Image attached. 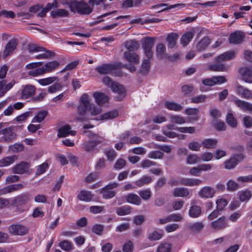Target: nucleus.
Instances as JSON below:
<instances>
[{
	"instance_id": "obj_62",
	"label": "nucleus",
	"mask_w": 252,
	"mask_h": 252,
	"mask_svg": "<svg viewBox=\"0 0 252 252\" xmlns=\"http://www.w3.org/2000/svg\"><path fill=\"white\" fill-rule=\"evenodd\" d=\"M138 193L143 200H148L151 196V191L150 189L141 190L138 191Z\"/></svg>"
},
{
	"instance_id": "obj_48",
	"label": "nucleus",
	"mask_w": 252,
	"mask_h": 252,
	"mask_svg": "<svg viewBox=\"0 0 252 252\" xmlns=\"http://www.w3.org/2000/svg\"><path fill=\"white\" fill-rule=\"evenodd\" d=\"M131 212V207L128 205L123 206L116 209V213L119 216H125L130 214Z\"/></svg>"
},
{
	"instance_id": "obj_50",
	"label": "nucleus",
	"mask_w": 252,
	"mask_h": 252,
	"mask_svg": "<svg viewBox=\"0 0 252 252\" xmlns=\"http://www.w3.org/2000/svg\"><path fill=\"white\" fill-rule=\"evenodd\" d=\"M152 180L149 176H144L138 181L135 182V184L139 187H142L146 184H148L152 182Z\"/></svg>"
},
{
	"instance_id": "obj_57",
	"label": "nucleus",
	"mask_w": 252,
	"mask_h": 252,
	"mask_svg": "<svg viewBox=\"0 0 252 252\" xmlns=\"http://www.w3.org/2000/svg\"><path fill=\"white\" fill-rule=\"evenodd\" d=\"M48 113L47 111H43L39 112L36 116H35L32 121V122L40 123L42 122L46 117Z\"/></svg>"
},
{
	"instance_id": "obj_32",
	"label": "nucleus",
	"mask_w": 252,
	"mask_h": 252,
	"mask_svg": "<svg viewBox=\"0 0 252 252\" xmlns=\"http://www.w3.org/2000/svg\"><path fill=\"white\" fill-rule=\"evenodd\" d=\"M210 44V39L208 37H204L196 44V48L198 51H202Z\"/></svg>"
},
{
	"instance_id": "obj_23",
	"label": "nucleus",
	"mask_w": 252,
	"mask_h": 252,
	"mask_svg": "<svg viewBox=\"0 0 252 252\" xmlns=\"http://www.w3.org/2000/svg\"><path fill=\"white\" fill-rule=\"evenodd\" d=\"M60 65L59 62L56 61L49 62L46 63L43 66L44 73L51 72L57 69Z\"/></svg>"
},
{
	"instance_id": "obj_3",
	"label": "nucleus",
	"mask_w": 252,
	"mask_h": 252,
	"mask_svg": "<svg viewBox=\"0 0 252 252\" xmlns=\"http://www.w3.org/2000/svg\"><path fill=\"white\" fill-rule=\"evenodd\" d=\"M124 57L130 64H124L122 65V67L128 69L130 72H135L136 71L135 65L138 64L140 62L139 55L135 52L126 51L124 53Z\"/></svg>"
},
{
	"instance_id": "obj_42",
	"label": "nucleus",
	"mask_w": 252,
	"mask_h": 252,
	"mask_svg": "<svg viewBox=\"0 0 252 252\" xmlns=\"http://www.w3.org/2000/svg\"><path fill=\"white\" fill-rule=\"evenodd\" d=\"M239 198L241 201H248L252 197V192L249 189L242 190L239 192Z\"/></svg>"
},
{
	"instance_id": "obj_2",
	"label": "nucleus",
	"mask_w": 252,
	"mask_h": 252,
	"mask_svg": "<svg viewBox=\"0 0 252 252\" xmlns=\"http://www.w3.org/2000/svg\"><path fill=\"white\" fill-rule=\"evenodd\" d=\"M70 10L81 15H89L93 11V7L84 0L72 1L69 3Z\"/></svg>"
},
{
	"instance_id": "obj_54",
	"label": "nucleus",
	"mask_w": 252,
	"mask_h": 252,
	"mask_svg": "<svg viewBox=\"0 0 252 252\" xmlns=\"http://www.w3.org/2000/svg\"><path fill=\"white\" fill-rule=\"evenodd\" d=\"M118 115V112L117 110H113L103 114L101 116L102 120H110L116 118Z\"/></svg>"
},
{
	"instance_id": "obj_64",
	"label": "nucleus",
	"mask_w": 252,
	"mask_h": 252,
	"mask_svg": "<svg viewBox=\"0 0 252 252\" xmlns=\"http://www.w3.org/2000/svg\"><path fill=\"white\" fill-rule=\"evenodd\" d=\"M133 248V243L131 241H127L123 245V251L124 252H132Z\"/></svg>"
},
{
	"instance_id": "obj_7",
	"label": "nucleus",
	"mask_w": 252,
	"mask_h": 252,
	"mask_svg": "<svg viewBox=\"0 0 252 252\" xmlns=\"http://www.w3.org/2000/svg\"><path fill=\"white\" fill-rule=\"evenodd\" d=\"M243 158L244 156L242 154L234 155L224 162L225 168L227 169L234 168L239 162L243 160Z\"/></svg>"
},
{
	"instance_id": "obj_43",
	"label": "nucleus",
	"mask_w": 252,
	"mask_h": 252,
	"mask_svg": "<svg viewBox=\"0 0 252 252\" xmlns=\"http://www.w3.org/2000/svg\"><path fill=\"white\" fill-rule=\"evenodd\" d=\"M99 143V141H88L83 144V148L85 151L89 152L93 150Z\"/></svg>"
},
{
	"instance_id": "obj_37",
	"label": "nucleus",
	"mask_w": 252,
	"mask_h": 252,
	"mask_svg": "<svg viewBox=\"0 0 252 252\" xmlns=\"http://www.w3.org/2000/svg\"><path fill=\"white\" fill-rule=\"evenodd\" d=\"M209 69L210 70L213 71L224 72L226 71L228 68L223 64L214 63L210 64Z\"/></svg>"
},
{
	"instance_id": "obj_29",
	"label": "nucleus",
	"mask_w": 252,
	"mask_h": 252,
	"mask_svg": "<svg viewBox=\"0 0 252 252\" xmlns=\"http://www.w3.org/2000/svg\"><path fill=\"white\" fill-rule=\"evenodd\" d=\"M95 102L98 105H101L108 100V96L103 93L96 92L93 94Z\"/></svg>"
},
{
	"instance_id": "obj_30",
	"label": "nucleus",
	"mask_w": 252,
	"mask_h": 252,
	"mask_svg": "<svg viewBox=\"0 0 252 252\" xmlns=\"http://www.w3.org/2000/svg\"><path fill=\"white\" fill-rule=\"evenodd\" d=\"M40 52H42V54H38L37 55L34 56L33 58L37 60L47 59L54 57L55 55V53L54 52L50 50H47L44 47L43 50L41 51Z\"/></svg>"
},
{
	"instance_id": "obj_25",
	"label": "nucleus",
	"mask_w": 252,
	"mask_h": 252,
	"mask_svg": "<svg viewBox=\"0 0 252 252\" xmlns=\"http://www.w3.org/2000/svg\"><path fill=\"white\" fill-rule=\"evenodd\" d=\"M51 16L54 18L67 17L69 15V12L64 9H57L50 12Z\"/></svg>"
},
{
	"instance_id": "obj_10",
	"label": "nucleus",
	"mask_w": 252,
	"mask_h": 252,
	"mask_svg": "<svg viewBox=\"0 0 252 252\" xmlns=\"http://www.w3.org/2000/svg\"><path fill=\"white\" fill-rule=\"evenodd\" d=\"M1 134L3 136L0 138V142H10L16 137V134L12 128L8 127L1 130Z\"/></svg>"
},
{
	"instance_id": "obj_39",
	"label": "nucleus",
	"mask_w": 252,
	"mask_h": 252,
	"mask_svg": "<svg viewBox=\"0 0 252 252\" xmlns=\"http://www.w3.org/2000/svg\"><path fill=\"white\" fill-rule=\"evenodd\" d=\"M17 159L15 156L7 157L0 160V167H5L12 164Z\"/></svg>"
},
{
	"instance_id": "obj_19",
	"label": "nucleus",
	"mask_w": 252,
	"mask_h": 252,
	"mask_svg": "<svg viewBox=\"0 0 252 252\" xmlns=\"http://www.w3.org/2000/svg\"><path fill=\"white\" fill-rule=\"evenodd\" d=\"M211 226L216 230H220L228 226L227 220L224 217L220 218L217 220L211 223Z\"/></svg>"
},
{
	"instance_id": "obj_34",
	"label": "nucleus",
	"mask_w": 252,
	"mask_h": 252,
	"mask_svg": "<svg viewBox=\"0 0 252 252\" xmlns=\"http://www.w3.org/2000/svg\"><path fill=\"white\" fill-rule=\"evenodd\" d=\"M218 140L215 139L207 138L203 140L202 145L207 149H214L216 147Z\"/></svg>"
},
{
	"instance_id": "obj_20",
	"label": "nucleus",
	"mask_w": 252,
	"mask_h": 252,
	"mask_svg": "<svg viewBox=\"0 0 252 252\" xmlns=\"http://www.w3.org/2000/svg\"><path fill=\"white\" fill-rule=\"evenodd\" d=\"M234 102L235 105L243 111L252 113V104L237 98H236Z\"/></svg>"
},
{
	"instance_id": "obj_1",
	"label": "nucleus",
	"mask_w": 252,
	"mask_h": 252,
	"mask_svg": "<svg viewBox=\"0 0 252 252\" xmlns=\"http://www.w3.org/2000/svg\"><path fill=\"white\" fill-rule=\"evenodd\" d=\"M88 110L93 116H95L101 112V109L99 107L94 106L91 104L89 95L84 94L80 99V104L78 107V114L80 116H85Z\"/></svg>"
},
{
	"instance_id": "obj_31",
	"label": "nucleus",
	"mask_w": 252,
	"mask_h": 252,
	"mask_svg": "<svg viewBox=\"0 0 252 252\" xmlns=\"http://www.w3.org/2000/svg\"><path fill=\"white\" fill-rule=\"evenodd\" d=\"M187 227L192 232H199L203 229L204 225L201 222L189 223L187 224Z\"/></svg>"
},
{
	"instance_id": "obj_14",
	"label": "nucleus",
	"mask_w": 252,
	"mask_h": 252,
	"mask_svg": "<svg viewBox=\"0 0 252 252\" xmlns=\"http://www.w3.org/2000/svg\"><path fill=\"white\" fill-rule=\"evenodd\" d=\"M183 219V216L180 214H172L164 218L159 219V224H164L171 221H180Z\"/></svg>"
},
{
	"instance_id": "obj_53",
	"label": "nucleus",
	"mask_w": 252,
	"mask_h": 252,
	"mask_svg": "<svg viewBox=\"0 0 252 252\" xmlns=\"http://www.w3.org/2000/svg\"><path fill=\"white\" fill-rule=\"evenodd\" d=\"M28 50L31 53H38L43 50V47L36 44H30L28 46Z\"/></svg>"
},
{
	"instance_id": "obj_4",
	"label": "nucleus",
	"mask_w": 252,
	"mask_h": 252,
	"mask_svg": "<svg viewBox=\"0 0 252 252\" xmlns=\"http://www.w3.org/2000/svg\"><path fill=\"white\" fill-rule=\"evenodd\" d=\"M103 83L109 87L114 92L118 93V100H121L126 96V93L124 87L118 83L113 82L109 77H104L103 79Z\"/></svg>"
},
{
	"instance_id": "obj_51",
	"label": "nucleus",
	"mask_w": 252,
	"mask_h": 252,
	"mask_svg": "<svg viewBox=\"0 0 252 252\" xmlns=\"http://www.w3.org/2000/svg\"><path fill=\"white\" fill-rule=\"evenodd\" d=\"M200 161V157L196 154H189L187 158L186 163L188 164H194Z\"/></svg>"
},
{
	"instance_id": "obj_46",
	"label": "nucleus",
	"mask_w": 252,
	"mask_h": 252,
	"mask_svg": "<svg viewBox=\"0 0 252 252\" xmlns=\"http://www.w3.org/2000/svg\"><path fill=\"white\" fill-rule=\"evenodd\" d=\"M125 46L127 49L126 51H134L137 50L139 48V43L135 40H130L125 43Z\"/></svg>"
},
{
	"instance_id": "obj_49",
	"label": "nucleus",
	"mask_w": 252,
	"mask_h": 252,
	"mask_svg": "<svg viewBox=\"0 0 252 252\" xmlns=\"http://www.w3.org/2000/svg\"><path fill=\"white\" fill-rule=\"evenodd\" d=\"M226 121L227 124L232 127H236L237 126V122L232 113L227 114L226 117Z\"/></svg>"
},
{
	"instance_id": "obj_22",
	"label": "nucleus",
	"mask_w": 252,
	"mask_h": 252,
	"mask_svg": "<svg viewBox=\"0 0 252 252\" xmlns=\"http://www.w3.org/2000/svg\"><path fill=\"white\" fill-rule=\"evenodd\" d=\"M180 183L182 184V185L192 187L200 185L202 183V181L198 179L181 178Z\"/></svg>"
},
{
	"instance_id": "obj_58",
	"label": "nucleus",
	"mask_w": 252,
	"mask_h": 252,
	"mask_svg": "<svg viewBox=\"0 0 252 252\" xmlns=\"http://www.w3.org/2000/svg\"><path fill=\"white\" fill-rule=\"evenodd\" d=\"M170 118V121L173 123L181 125L186 123L185 119L178 115H171Z\"/></svg>"
},
{
	"instance_id": "obj_26",
	"label": "nucleus",
	"mask_w": 252,
	"mask_h": 252,
	"mask_svg": "<svg viewBox=\"0 0 252 252\" xmlns=\"http://www.w3.org/2000/svg\"><path fill=\"white\" fill-rule=\"evenodd\" d=\"M29 165L26 162H21L12 168V172L15 174H23L27 171Z\"/></svg>"
},
{
	"instance_id": "obj_60",
	"label": "nucleus",
	"mask_w": 252,
	"mask_h": 252,
	"mask_svg": "<svg viewBox=\"0 0 252 252\" xmlns=\"http://www.w3.org/2000/svg\"><path fill=\"white\" fill-rule=\"evenodd\" d=\"M227 189L229 191H233L237 190L239 188L238 184L234 181L230 180L227 184Z\"/></svg>"
},
{
	"instance_id": "obj_63",
	"label": "nucleus",
	"mask_w": 252,
	"mask_h": 252,
	"mask_svg": "<svg viewBox=\"0 0 252 252\" xmlns=\"http://www.w3.org/2000/svg\"><path fill=\"white\" fill-rule=\"evenodd\" d=\"M171 249V245L169 243H162L158 247L157 252H170Z\"/></svg>"
},
{
	"instance_id": "obj_61",
	"label": "nucleus",
	"mask_w": 252,
	"mask_h": 252,
	"mask_svg": "<svg viewBox=\"0 0 252 252\" xmlns=\"http://www.w3.org/2000/svg\"><path fill=\"white\" fill-rule=\"evenodd\" d=\"M166 51V47L162 43L158 44L156 48V52L157 56L159 57H163L165 52Z\"/></svg>"
},
{
	"instance_id": "obj_13",
	"label": "nucleus",
	"mask_w": 252,
	"mask_h": 252,
	"mask_svg": "<svg viewBox=\"0 0 252 252\" xmlns=\"http://www.w3.org/2000/svg\"><path fill=\"white\" fill-rule=\"evenodd\" d=\"M236 53V51L234 50L226 51L216 57L215 61L219 63L233 60L235 58Z\"/></svg>"
},
{
	"instance_id": "obj_12",
	"label": "nucleus",
	"mask_w": 252,
	"mask_h": 252,
	"mask_svg": "<svg viewBox=\"0 0 252 252\" xmlns=\"http://www.w3.org/2000/svg\"><path fill=\"white\" fill-rule=\"evenodd\" d=\"M236 94L242 98L250 99L252 98V91L238 84L235 88Z\"/></svg>"
},
{
	"instance_id": "obj_44",
	"label": "nucleus",
	"mask_w": 252,
	"mask_h": 252,
	"mask_svg": "<svg viewBox=\"0 0 252 252\" xmlns=\"http://www.w3.org/2000/svg\"><path fill=\"white\" fill-rule=\"evenodd\" d=\"M210 97V95L200 94L192 97L190 101L193 103H200L205 102L206 100Z\"/></svg>"
},
{
	"instance_id": "obj_16",
	"label": "nucleus",
	"mask_w": 252,
	"mask_h": 252,
	"mask_svg": "<svg viewBox=\"0 0 252 252\" xmlns=\"http://www.w3.org/2000/svg\"><path fill=\"white\" fill-rule=\"evenodd\" d=\"M216 193L215 189L210 187L206 186L202 188L198 192L199 195L202 198H210L214 196Z\"/></svg>"
},
{
	"instance_id": "obj_36",
	"label": "nucleus",
	"mask_w": 252,
	"mask_h": 252,
	"mask_svg": "<svg viewBox=\"0 0 252 252\" xmlns=\"http://www.w3.org/2000/svg\"><path fill=\"white\" fill-rule=\"evenodd\" d=\"M165 106L168 110L175 111H179L183 109V107L181 105L175 102L166 101L165 102Z\"/></svg>"
},
{
	"instance_id": "obj_6",
	"label": "nucleus",
	"mask_w": 252,
	"mask_h": 252,
	"mask_svg": "<svg viewBox=\"0 0 252 252\" xmlns=\"http://www.w3.org/2000/svg\"><path fill=\"white\" fill-rule=\"evenodd\" d=\"M35 92V88L34 86L26 85L22 86L18 93L22 99H27L32 96Z\"/></svg>"
},
{
	"instance_id": "obj_27",
	"label": "nucleus",
	"mask_w": 252,
	"mask_h": 252,
	"mask_svg": "<svg viewBox=\"0 0 252 252\" xmlns=\"http://www.w3.org/2000/svg\"><path fill=\"white\" fill-rule=\"evenodd\" d=\"M125 198L128 203L131 204L139 206L141 203L140 197L135 193H129L125 196Z\"/></svg>"
},
{
	"instance_id": "obj_11",
	"label": "nucleus",
	"mask_w": 252,
	"mask_h": 252,
	"mask_svg": "<svg viewBox=\"0 0 252 252\" xmlns=\"http://www.w3.org/2000/svg\"><path fill=\"white\" fill-rule=\"evenodd\" d=\"M244 37L245 34L243 32L237 31L230 34L229 41L230 43L238 44L243 41Z\"/></svg>"
},
{
	"instance_id": "obj_41",
	"label": "nucleus",
	"mask_w": 252,
	"mask_h": 252,
	"mask_svg": "<svg viewBox=\"0 0 252 252\" xmlns=\"http://www.w3.org/2000/svg\"><path fill=\"white\" fill-rule=\"evenodd\" d=\"M100 192L102 194L103 198L106 199L113 198L116 194L115 191L108 189L105 187L101 189Z\"/></svg>"
},
{
	"instance_id": "obj_52",
	"label": "nucleus",
	"mask_w": 252,
	"mask_h": 252,
	"mask_svg": "<svg viewBox=\"0 0 252 252\" xmlns=\"http://www.w3.org/2000/svg\"><path fill=\"white\" fill-rule=\"evenodd\" d=\"M150 59L144 60L140 69V72L143 74H147L149 72L150 68Z\"/></svg>"
},
{
	"instance_id": "obj_5",
	"label": "nucleus",
	"mask_w": 252,
	"mask_h": 252,
	"mask_svg": "<svg viewBox=\"0 0 252 252\" xmlns=\"http://www.w3.org/2000/svg\"><path fill=\"white\" fill-rule=\"evenodd\" d=\"M155 38L153 37H146L142 40V46L144 51L145 56L148 59L153 57V51L152 50L155 43Z\"/></svg>"
},
{
	"instance_id": "obj_21",
	"label": "nucleus",
	"mask_w": 252,
	"mask_h": 252,
	"mask_svg": "<svg viewBox=\"0 0 252 252\" xmlns=\"http://www.w3.org/2000/svg\"><path fill=\"white\" fill-rule=\"evenodd\" d=\"M76 134V131L71 130V127L69 125H65L61 127L58 130V136L59 137H65L69 135L74 136Z\"/></svg>"
},
{
	"instance_id": "obj_40",
	"label": "nucleus",
	"mask_w": 252,
	"mask_h": 252,
	"mask_svg": "<svg viewBox=\"0 0 252 252\" xmlns=\"http://www.w3.org/2000/svg\"><path fill=\"white\" fill-rule=\"evenodd\" d=\"M184 4H176L173 5H171L168 6L167 4L166 3H162L160 4H158L155 6V7L157 9H159L158 11V12L164 11L166 10L170 9L172 8L180 7L182 6H184Z\"/></svg>"
},
{
	"instance_id": "obj_18",
	"label": "nucleus",
	"mask_w": 252,
	"mask_h": 252,
	"mask_svg": "<svg viewBox=\"0 0 252 252\" xmlns=\"http://www.w3.org/2000/svg\"><path fill=\"white\" fill-rule=\"evenodd\" d=\"M240 72L244 81L247 83H252V67L242 68Z\"/></svg>"
},
{
	"instance_id": "obj_59",
	"label": "nucleus",
	"mask_w": 252,
	"mask_h": 252,
	"mask_svg": "<svg viewBox=\"0 0 252 252\" xmlns=\"http://www.w3.org/2000/svg\"><path fill=\"white\" fill-rule=\"evenodd\" d=\"M228 201L224 198H220L216 200L217 208L218 211H221L227 205Z\"/></svg>"
},
{
	"instance_id": "obj_15",
	"label": "nucleus",
	"mask_w": 252,
	"mask_h": 252,
	"mask_svg": "<svg viewBox=\"0 0 252 252\" xmlns=\"http://www.w3.org/2000/svg\"><path fill=\"white\" fill-rule=\"evenodd\" d=\"M115 67L116 65L115 64H103L96 67L95 70L100 74H111Z\"/></svg>"
},
{
	"instance_id": "obj_33",
	"label": "nucleus",
	"mask_w": 252,
	"mask_h": 252,
	"mask_svg": "<svg viewBox=\"0 0 252 252\" xmlns=\"http://www.w3.org/2000/svg\"><path fill=\"white\" fill-rule=\"evenodd\" d=\"M178 37V34L175 33H171L168 35L166 37V40L168 48H172L175 46Z\"/></svg>"
},
{
	"instance_id": "obj_8",
	"label": "nucleus",
	"mask_w": 252,
	"mask_h": 252,
	"mask_svg": "<svg viewBox=\"0 0 252 252\" xmlns=\"http://www.w3.org/2000/svg\"><path fill=\"white\" fill-rule=\"evenodd\" d=\"M18 44V40L16 38H12L6 44L3 52V58L5 59L7 56L11 55L16 49Z\"/></svg>"
},
{
	"instance_id": "obj_55",
	"label": "nucleus",
	"mask_w": 252,
	"mask_h": 252,
	"mask_svg": "<svg viewBox=\"0 0 252 252\" xmlns=\"http://www.w3.org/2000/svg\"><path fill=\"white\" fill-rule=\"evenodd\" d=\"M59 246L62 250L66 252H69L72 249V243L67 240L61 242L59 244Z\"/></svg>"
},
{
	"instance_id": "obj_28",
	"label": "nucleus",
	"mask_w": 252,
	"mask_h": 252,
	"mask_svg": "<svg viewBox=\"0 0 252 252\" xmlns=\"http://www.w3.org/2000/svg\"><path fill=\"white\" fill-rule=\"evenodd\" d=\"M93 195L91 191L87 190L81 191L77 195L78 198L83 201L90 202L92 200Z\"/></svg>"
},
{
	"instance_id": "obj_9",
	"label": "nucleus",
	"mask_w": 252,
	"mask_h": 252,
	"mask_svg": "<svg viewBox=\"0 0 252 252\" xmlns=\"http://www.w3.org/2000/svg\"><path fill=\"white\" fill-rule=\"evenodd\" d=\"M8 230L11 234L15 235H24L28 232V229L27 227L19 224L10 225Z\"/></svg>"
},
{
	"instance_id": "obj_56",
	"label": "nucleus",
	"mask_w": 252,
	"mask_h": 252,
	"mask_svg": "<svg viewBox=\"0 0 252 252\" xmlns=\"http://www.w3.org/2000/svg\"><path fill=\"white\" fill-rule=\"evenodd\" d=\"M104 154L106 155L108 160L112 161L114 160L117 156V153L113 149H105Z\"/></svg>"
},
{
	"instance_id": "obj_47",
	"label": "nucleus",
	"mask_w": 252,
	"mask_h": 252,
	"mask_svg": "<svg viewBox=\"0 0 252 252\" xmlns=\"http://www.w3.org/2000/svg\"><path fill=\"white\" fill-rule=\"evenodd\" d=\"M58 78L56 76L50 77L38 80V82L42 86H46L52 84V83L58 81Z\"/></svg>"
},
{
	"instance_id": "obj_45",
	"label": "nucleus",
	"mask_w": 252,
	"mask_h": 252,
	"mask_svg": "<svg viewBox=\"0 0 252 252\" xmlns=\"http://www.w3.org/2000/svg\"><path fill=\"white\" fill-rule=\"evenodd\" d=\"M201 213V208L198 206H192L189 210V215L190 217L195 218L198 217Z\"/></svg>"
},
{
	"instance_id": "obj_38",
	"label": "nucleus",
	"mask_w": 252,
	"mask_h": 252,
	"mask_svg": "<svg viewBox=\"0 0 252 252\" xmlns=\"http://www.w3.org/2000/svg\"><path fill=\"white\" fill-rule=\"evenodd\" d=\"M193 35V33L191 31L186 32L181 38L180 41L181 44L184 46L188 45L192 39Z\"/></svg>"
},
{
	"instance_id": "obj_24",
	"label": "nucleus",
	"mask_w": 252,
	"mask_h": 252,
	"mask_svg": "<svg viewBox=\"0 0 252 252\" xmlns=\"http://www.w3.org/2000/svg\"><path fill=\"white\" fill-rule=\"evenodd\" d=\"M29 200V195L27 193H24L16 196L14 200V203L16 206H21L27 204Z\"/></svg>"
},
{
	"instance_id": "obj_35",
	"label": "nucleus",
	"mask_w": 252,
	"mask_h": 252,
	"mask_svg": "<svg viewBox=\"0 0 252 252\" xmlns=\"http://www.w3.org/2000/svg\"><path fill=\"white\" fill-rule=\"evenodd\" d=\"M189 191L185 188H177L173 191V195L175 197H185L189 195Z\"/></svg>"
},
{
	"instance_id": "obj_17",
	"label": "nucleus",
	"mask_w": 252,
	"mask_h": 252,
	"mask_svg": "<svg viewBox=\"0 0 252 252\" xmlns=\"http://www.w3.org/2000/svg\"><path fill=\"white\" fill-rule=\"evenodd\" d=\"M15 83V82L14 80L8 83H7L6 80L0 81V97L4 95L6 93L13 87Z\"/></svg>"
}]
</instances>
